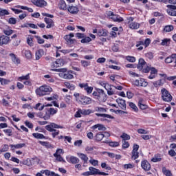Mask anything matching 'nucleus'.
I'll return each instance as SVG.
<instances>
[{"instance_id":"nucleus-14","label":"nucleus","mask_w":176,"mask_h":176,"mask_svg":"<svg viewBox=\"0 0 176 176\" xmlns=\"http://www.w3.org/2000/svg\"><path fill=\"white\" fill-rule=\"evenodd\" d=\"M166 8L167 14L176 17V6L168 4Z\"/></svg>"},{"instance_id":"nucleus-31","label":"nucleus","mask_w":176,"mask_h":176,"mask_svg":"<svg viewBox=\"0 0 176 176\" xmlns=\"http://www.w3.org/2000/svg\"><path fill=\"white\" fill-rule=\"evenodd\" d=\"M77 156L81 159L84 162V163H87L89 162V157L86 155V154L82 153H78Z\"/></svg>"},{"instance_id":"nucleus-45","label":"nucleus","mask_w":176,"mask_h":176,"mask_svg":"<svg viewBox=\"0 0 176 176\" xmlns=\"http://www.w3.org/2000/svg\"><path fill=\"white\" fill-rule=\"evenodd\" d=\"M104 134H102L101 132H99L96 134L95 137V140L96 141H102V138H104Z\"/></svg>"},{"instance_id":"nucleus-28","label":"nucleus","mask_w":176,"mask_h":176,"mask_svg":"<svg viewBox=\"0 0 176 176\" xmlns=\"http://www.w3.org/2000/svg\"><path fill=\"white\" fill-rule=\"evenodd\" d=\"M150 71L151 74L148 76V79H155L157 75V69H156L155 67H151Z\"/></svg>"},{"instance_id":"nucleus-61","label":"nucleus","mask_w":176,"mask_h":176,"mask_svg":"<svg viewBox=\"0 0 176 176\" xmlns=\"http://www.w3.org/2000/svg\"><path fill=\"white\" fill-rule=\"evenodd\" d=\"M91 42V38L87 36L81 40V43H89Z\"/></svg>"},{"instance_id":"nucleus-20","label":"nucleus","mask_w":176,"mask_h":176,"mask_svg":"<svg viewBox=\"0 0 176 176\" xmlns=\"http://www.w3.org/2000/svg\"><path fill=\"white\" fill-rule=\"evenodd\" d=\"M66 160L68 162V163H72V164H76V163H79V158L72 155L67 156Z\"/></svg>"},{"instance_id":"nucleus-63","label":"nucleus","mask_w":176,"mask_h":176,"mask_svg":"<svg viewBox=\"0 0 176 176\" xmlns=\"http://www.w3.org/2000/svg\"><path fill=\"white\" fill-rule=\"evenodd\" d=\"M129 107L130 108H131L132 109H133L134 112H137L138 111V107H137V106L135 105V104L133 103V102H130L129 103Z\"/></svg>"},{"instance_id":"nucleus-1","label":"nucleus","mask_w":176,"mask_h":176,"mask_svg":"<svg viewBox=\"0 0 176 176\" xmlns=\"http://www.w3.org/2000/svg\"><path fill=\"white\" fill-rule=\"evenodd\" d=\"M52 71L54 72H60L59 76L63 78V79L71 80L74 79V72L68 71L67 72V68L61 69H53Z\"/></svg>"},{"instance_id":"nucleus-29","label":"nucleus","mask_w":176,"mask_h":176,"mask_svg":"<svg viewBox=\"0 0 176 176\" xmlns=\"http://www.w3.org/2000/svg\"><path fill=\"white\" fill-rule=\"evenodd\" d=\"M44 21L47 24L46 28H52L54 25V21L49 18H45Z\"/></svg>"},{"instance_id":"nucleus-51","label":"nucleus","mask_w":176,"mask_h":176,"mask_svg":"<svg viewBox=\"0 0 176 176\" xmlns=\"http://www.w3.org/2000/svg\"><path fill=\"white\" fill-rule=\"evenodd\" d=\"M125 59L126 61H129V63H135V57L131 56H127L125 57Z\"/></svg>"},{"instance_id":"nucleus-30","label":"nucleus","mask_w":176,"mask_h":176,"mask_svg":"<svg viewBox=\"0 0 176 176\" xmlns=\"http://www.w3.org/2000/svg\"><path fill=\"white\" fill-rule=\"evenodd\" d=\"M12 151H14V149H21V148H24L25 146V144H11L10 145Z\"/></svg>"},{"instance_id":"nucleus-11","label":"nucleus","mask_w":176,"mask_h":176,"mask_svg":"<svg viewBox=\"0 0 176 176\" xmlns=\"http://www.w3.org/2000/svg\"><path fill=\"white\" fill-rule=\"evenodd\" d=\"M90 113H93V111L91 109H78V111L76 112L74 116L75 118H82V115L87 116L90 115Z\"/></svg>"},{"instance_id":"nucleus-48","label":"nucleus","mask_w":176,"mask_h":176,"mask_svg":"<svg viewBox=\"0 0 176 176\" xmlns=\"http://www.w3.org/2000/svg\"><path fill=\"white\" fill-rule=\"evenodd\" d=\"M80 63L81 65L84 67V68L89 67V65H91V63L85 60H81Z\"/></svg>"},{"instance_id":"nucleus-3","label":"nucleus","mask_w":176,"mask_h":176,"mask_svg":"<svg viewBox=\"0 0 176 176\" xmlns=\"http://www.w3.org/2000/svg\"><path fill=\"white\" fill-rule=\"evenodd\" d=\"M94 98L100 101V102H105L107 101V96L103 89H98L96 91L92 93Z\"/></svg>"},{"instance_id":"nucleus-41","label":"nucleus","mask_w":176,"mask_h":176,"mask_svg":"<svg viewBox=\"0 0 176 176\" xmlns=\"http://www.w3.org/2000/svg\"><path fill=\"white\" fill-rule=\"evenodd\" d=\"M47 112L49 114H50L52 116H53V115H56V113H57V112H58V109H54V108H50L47 109Z\"/></svg>"},{"instance_id":"nucleus-44","label":"nucleus","mask_w":176,"mask_h":176,"mask_svg":"<svg viewBox=\"0 0 176 176\" xmlns=\"http://www.w3.org/2000/svg\"><path fill=\"white\" fill-rule=\"evenodd\" d=\"M44 78L46 79V82L49 83H54V79L50 75H45Z\"/></svg>"},{"instance_id":"nucleus-19","label":"nucleus","mask_w":176,"mask_h":176,"mask_svg":"<svg viewBox=\"0 0 176 176\" xmlns=\"http://www.w3.org/2000/svg\"><path fill=\"white\" fill-rule=\"evenodd\" d=\"M9 42H10V37L5 35L0 36V46L8 45Z\"/></svg>"},{"instance_id":"nucleus-43","label":"nucleus","mask_w":176,"mask_h":176,"mask_svg":"<svg viewBox=\"0 0 176 176\" xmlns=\"http://www.w3.org/2000/svg\"><path fill=\"white\" fill-rule=\"evenodd\" d=\"M96 116L100 118H107V119H113V117H112L111 115L105 113H96Z\"/></svg>"},{"instance_id":"nucleus-5","label":"nucleus","mask_w":176,"mask_h":176,"mask_svg":"<svg viewBox=\"0 0 176 176\" xmlns=\"http://www.w3.org/2000/svg\"><path fill=\"white\" fill-rule=\"evenodd\" d=\"M98 85L107 90L108 96H113L115 94V91H113V88H112V86L109 83L105 81H100Z\"/></svg>"},{"instance_id":"nucleus-18","label":"nucleus","mask_w":176,"mask_h":176,"mask_svg":"<svg viewBox=\"0 0 176 176\" xmlns=\"http://www.w3.org/2000/svg\"><path fill=\"white\" fill-rule=\"evenodd\" d=\"M46 130L47 131H50L52 133V131H54V129H63V126L58 125L54 122H51L50 124L45 126Z\"/></svg>"},{"instance_id":"nucleus-57","label":"nucleus","mask_w":176,"mask_h":176,"mask_svg":"<svg viewBox=\"0 0 176 176\" xmlns=\"http://www.w3.org/2000/svg\"><path fill=\"white\" fill-rule=\"evenodd\" d=\"M96 112H100L101 113H104L105 112H107V109L104 108V107H96Z\"/></svg>"},{"instance_id":"nucleus-60","label":"nucleus","mask_w":176,"mask_h":176,"mask_svg":"<svg viewBox=\"0 0 176 176\" xmlns=\"http://www.w3.org/2000/svg\"><path fill=\"white\" fill-rule=\"evenodd\" d=\"M32 39L33 38L31 36L27 38V43L29 46H34V41Z\"/></svg>"},{"instance_id":"nucleus-35","label":"nucleus","mask_w":176,"mask_h":176,"mask_svg":"<svg viewBox=\"0 0 176 176\" xmlns=\"http://www.w3.org/2000/svg\"><path fill=\"white\" fill-rule=\"evenodd\" d=\"M41 174H45L46 176H56V173L54 172H52L49 170H41Z\"/></svg>"},{"instance_id":"nucleus-21","label":"nucleus","mask_w":176,"mask_h":176,"mask_svg":"<svg viewBox=\"0 0 176 176\" xmlns=\"http://www.w3.org/2000/svg\"><path fill=\"white\" fill-rule=\"evenodd\" d=\"M63 60L61 59H57L56 61L52 62L51 63V71L53 69H56V68H58V67H61Z\"/></svg>"},{"instance_id":"nucleus-23","label":"nucleus","mask_w":176,"mask_h":176,"mask_svg":"<svg viewBox=\"0 0 176 176\" xmlns=\"http://www.w3.org/2000/svg\"><path fill=\"white\" fill-rule=\"evenodd\" d=\"M10 57L14 64H16V65H19V64H20V58H19L16 54L11 53L10 54Z\"/></svg>"},{"instance_id":"nucleus-56","label":"nucleus","mask_w":176,"mask_h":176,"mask_svg":"<svg viewBox=\"0 0 176 176\" xmlns=\"http://www.w3.org/2000/svg\"><path fill=\"white\" fill-rule=\"evenodd\" d=\"M61 155H64V150L61 148H58L56 150V153L54 154V156H61Z\"/></svg>"},{"instance_id":"nucleus-22","label":"nucleus","mask_w":176,"mask_h":176,"mask_svg":"<svg viewBox=\"0 0 176 176\" xmlns=\"http://www.w3.org/2000/svg\"><path fill=\"white\" fill-rule=\"evenodd\" d=\"M141 167L144 171H149L151 170V164L147 160H143L141 162Z\"/></svg>"},{"instance_id":"nucleus-17","label":"nucleus","mask_w":176,"mask_h":176,"mask_svg":"<svg viewBox=\"0 0 176 176\" xmlns=\"http://www.w3.org/2000/svg\"><path fill=\"white\" fill-rule=\"evenodd\" d=\"M32 3L37 8H45L47 6V2L45 0H32Z\"/></svg>"},{"instance_id":"nucleus-13","label":"nucleus","mask_w":176,"mask_h":176,"mask_svg":"<svg viewBox=\"0 0 176 176\" xmlns=\"http://www.w3.org/2000/svg\"><path fill=\"white\" fill-rule=\"evenodd\" d=\"M78 86L80 89H84L85 91H86L87 94L88 95L91 94L93 93V87H89V83L87 82L79 83Z\"/></svg>"},{"instance_id":"nucleus-25","label":"nucleus","mask_w":176,"mask_h":176,"mask_svg":"<svg viewBox=\"0 0 176 176\" xmlns=\"http://www.w3.org/2000/svg\"><path fill=\"white\" fill-rule=\"evenodd\" d=\"M116 102L118 104L120 108L121 109H126V100H123L122 98H118L116 100Z\"/></svg>"},{"instance_id":"nucleus-37","label":"nucleus","mask_w":176,"mask_h":176,"mask_svg":"<svg viewBox=\"0 0 176 176\" xmlns=\"http://www.w3.org/2000/svg\"><path fill=\"white\" fill-rule=\"evenodd\" d=\"M138 105L140 109L142 110L148 109V108H149L147 104H145V103H144V101H142V100H139Z\"/></svg>"},{"instance_id":"nucleus-39","label":"nucleus","mask_w":176,"mask_h":176,"mask_svg":"<svg viewBox=\"0 0 176 176\" xmlns=\"http://www.w3.org/2000/svg\"><path fill=\"white\" fill-rule=\"evenodd\" d=\"M32 135H33V137H34V138H36L37 140H43V138H45V135H43V134L39 133H32Z\"/></svg>"},{"instance_id":"nucleus-54","label":"nucleus","mask_w":176,"mask_h":176,"mask_svg":"<svg viewBox=\"0 0 176 176\" xmlns=\"http://www.w3.org/2000/svg\"><path fill=\"white\" fill-rule=\"evenodd\" d=\"M153 86H155V87H159V86H163V80H159L157 81L153 82Z\"/></svg>"},{"instance_id":"nucleus-6","label":"nucleus","mask_w":176,"mask_h":176,"mask_svg":"<svg viewBox=\"0 0 176 176\" xmlns=\"http://www.w3.org/2000/svg\"><path fill=\"white\" fill-rule=\"evenodd\" d=\"M127 20V24L129 28L131 30H138L140 27H141V25L137 22L134 21V18L133 16H129L126 18Z\"/></svg>"},{"instance_id":"nucleus-8","label":"nucleus","mask_w":176,"mask_h":176,"mask_svg":"<svg viewBox=\"0 0 176 176\" xmlns=\"http://www.w3.org/2000/svg\"><path fill=\"white\" fill-rule=\"evenodd\" d=\"M133 83L134 86H136L137 87H146L148 85V81L142 78L133 80Z\"/></svg>"},{"instance_id":"nucleus-59","label":"nucleus","mask_w":176,"mask_h":176,"mask_svg":"<svg viewBox=\"0 0 176 176\" xmlns=\"http://www.w3.org/2000/svg\"><path fill=\"white\" fill-rule=\"evenodd\" d=\"M109 145V146H111V148H116L119 146L120 144L118 142H110Z\"/></svg>"},{"instance_id":"nucleus-62","label":"nucleus","mask_w":176,"mask_h":176,"mask_svg":"<svg viewBox=\"0 0 176 176\" xmlns=\"http://www.w3.org/2000/svg\"><path fill=\"white\" fill-rule=\"evenodd\" d=\"M121 138H122V140H124V141H126L127 140H130V135H128L127 133H123L122 134V135L120 136Z\"/></svg>"},{"instance_id":"nucleus-33","label":"nucleus","mask_w":176,"mask_h":176,"mask_svg":"<svg viewBox=\"0 0 176 176\" xmlns=\"http://www.w3.org/2000/svg\"><path fill=\"white\" fill-rule=\"evenodd\" d=\"M58 8L60 10H67V3H65V1L60 0L59 1Z\"/></svg>"},{"instance_id":"nucleus-32","label":"nucleus","mask_w":176,"mask_h":176,"mask_svg":"<svg viewBox=\"0 0 176 176\" xmlns=\"http://www.w3.org/2000/svg\"><path fill=\"white\" fill-rule=\"evenodd\" d=\"M145 67H146V62H145L143 58H140L138 67L139 69H142V68H145Z\"/></svg>"},{"instance_id":"nucleus-27","label":"nucleus","mask_w":176,"mask_h":176,"mask_svg":"<svg viewBox=\"0 0 176 176\" xmlns=\"http://www.w3.org/2000/svg\"><path fill=\"white\" fill-rule=\"evenodd\" d=\"M35 56L36 60H41L42 56H45V51H43L42 49H40L36 52Z\"/></svg>"},{"instance_id":"nucleus-50","label":"nucleus","mask_w":176,"mask_h":176,"mask_svg":"<svg viewBox=\"0 0 176 176\" xmlns=\"http://www.w3.org/2000/svg\"><path fill=\"white\" fill-rule=\"evenodd\" d=\"M64 85L66 87H67V89H69L70 90H74L76 87L74 85L71 84L68 82H65Z\"/></svg>"},{"instance_id":"nucleus-12","label":"nucleus","mask_w":176,"mask_h":176,"mask_svg":"<svg viewBox=\"0 0 176 176\" xmlns=\"http://www.w3.org/2000/svg\"><path fill=\"white\" fill-rule=\"evenodd\" d=\"M140 149V146L137 144H134L133 146V150L131 152V159L135 160L140 157V153H138V150Z\"/></svg>"},{"instance_id":"nucleus-7","label":"nucleus","mask_w":176,"mask_h":176,"mask_svg":"<svg viewBox=\"0 0 176 176\" xmlns=\"http://www.w3.org/2000/svg\"><path fill=\"white\" fill-rule=\"evenodd\" d=\"M75 36V34L74 33H70L69 34H66L64 36L63 39H65L66 42V45H68L69 46H72V45H75L76 43V39L72 38Z\"/></svg>"},{"instance_id":"nucleus-46","label":"nucleus","mask_w":176,"mask_h":176,"mask_svg":"<svg viewBox=\"0 0 176 176\" xmlns=\"http://www.w3.org/2000/svg\"><path fill=\"white\" fill-rule=\"evenodd\" d=\"M13 32H14V31H13V30H11L10 28H8V29L3 30V34H5V35H7L8 36L12 35Z\"/></svg>"},{"instance_id":"nucleus-42","label":"nucleus","mask_w":176,"mask_h":176,"mask_svg":"<svg viewBox=\"0 0 176 176\" xmlns=\"http://www.w3.org/2000/svg\"><path fill=\"white\" fill-rule=\"evenodd\" d=\"M8 14H10V13L8 10L0 8V17H2L3 16H8Z\"/></svg>"},{"instance_id":"nucleus-16","label":"nucleus","mask_w":176,"mask_h":176,"mask_svg":"<svg viewBox=\"0 0 176 176\" xmlns=\"http://www.w3.org/2000/svg\"><path fill=\"white\" fill-rule=\"evenodd\" d=\"M89 170L91 175H108V173L100 172V170L92 166L89 167Z\"/></svg>"},{"instance_id":"nucleus-9","label":"nucleus","mask_w":176,"mask_h":176,"mask_svg":"<svg viewBox=\"0 0 176 176\" xmlns=\"http://www.w3.org/2000/svg\"><path fill=\"white\" fill-rule=\"evenodd\" d=\"M91 102H93V100L84 95H81L78 98V103H80V105H89L91 104Z\"/></svg>"},{"instance_id":"nucleus-26","label":"nucleus","mask_w":176,"mask_h":176,"mask_svg":"<svg viewBox=\"0 0 176 176\" xmlns=\"http://www.w3.org/2000/svg\"><path fill=\"white\" fill-rule=\"evenodd\" d=\"M67 10L72 14H77V13L79 12V8L77 6H72L67 8Z\"/></svg>"},{"instance_id":"nucleus-40","label":"nucleus","mask_w":176,"mask_h":176,"mask_svg":"<svg viewBox=\"0 0 176 176\" xmlns=\"http://www.w3.org/2000/svg\"><path fill=\"white\" fill-rule=\"evenodd\" d=\"M16 8H18L19 9H22L23 10H28V12H30V13H32V12H34V10L32 8H30L27 6H17Z\"/></svg>"},{"instance_id":"nucleus-49","label":"nucleus","mask_w":176,"mask_h":176,"mask_svg":"<svg viewBox=\"0 0 176 176\" xmlns=\"http://www.w3.org/2000/svg\"><path fill=\"white\" fill-rule=\"evenodd\" d=\"M134 167H135L134 164H126L123 165L124 170L134 168Z\"/></svg>"},{"instance_id":"nucleus-55","label":"nucleus","mask_w":176,"mask_h":176,"mask_svg":"<svg viewBox=\"0 0 176 176\" xmlns=\"http://www.w3.org/2000/svg\"><path fill=\"white\" fill-rule=\"evenodd\" d=\"M43 108H45V106L41 103H37L34 107V109H37V111H43Z\"/></svg>"},{"instance_id":"nucleus-10","label":"nucleus","mask_w":176,"mask_h":176,"mask_svg":"<svg viewBox=\"0 0 176 176\" xmlns=\"http://www.w3.org/2000/svg\"><path fill=\"white\" fill-rule=\"evenodd\" d=\"M107 14L108 17H109V19L113 20V21H116L117 23H122V21H124L122 17H121L120 16H119L118 14H113V12H112V11L107 12Z\"/></svg>"},{"instance_id":"nucleus-36","label":"nucleus","mask_w":176,"mask_h":176,"mask_svg":"<svg viewBox=\"0 0 176 176\" xmlns=\"http://www.w3.org/2000/svg\"><path fill=\"white\" fill-rule=\"evenodd\" d=\"M23 54H24L25 57L28 60H31V58H32V53L30 50H23Z\"/></svg>"},{"instance_id":"nucleus-2","label":"nucleus","mask_w":176,"mask_h":176,"mask_svg":"<svg viewBox=\"0 0 176 176\" xmlns=\"http://www.w3.org/2000/svg\"><path fill=\"white\" fill-rule=\"evenodd\" d=\"M53 91V88L47 85H43L36 89V94L39 97H43V96H47Z\"/></svg>"},{"instance_id":"nucleus-64","label":"nucleus","mask_w":176,"mask_h":176,"mask_svg":"<svg viewBox=\"0 0 176 176\" xmlns=\"http://www.w3.org/2000/svg\"><path fill=\"white\" fill-rule=\"evenodd\" d=\"M138 134H148L149 132L144 129H138Z\"/></svg>"},{"instance_id":"nucleus-47","label":"nucleus","mask_w":176,"mask_h":176,"mask_svg":"<svg viewBox=\"0 0 176 176\" xmlns=\"http://www.w3.org/2000/svg\"><path fill=\"white\" fill-rule=\"evenodd\" d=\"M9 151V145L3 144L1 146V149H0V153H3V152H8Z\"/></svg>"},{"instance_id":"nucleus-24","label":"nucleus","mask_w":176,"mask_h":176,"mask_svg":"<svg viewBox=\"0 0 176 176\" xmlns=\"http://www.w3.org/2000/svg\"><path fill=\"white\" fill-rule=\"evenodd\" d=\"M92 130H98L99 131H105L107 130V128L101 124H96V125H94L92 127H91Z\"/></svg>"},{"instance_id":"nucleus-52","label":"nucleus","mask_w":176,"mask_h":176,"mask_svg":"<svg viewBox=\"0 0 176 176\" xmlns=\"http://www.w3.org/2000/svg\"><path fill=\"white\" fill-rule=\"evenodd\" d=\"M99 36H107V32L104 29H100L98 31Z\"/></svg>"},{"instance_id":"nucleus-34","label":"nucleus","mask_w":176,"mask_h":176,"mask_svg":"<svg viewBox=\"0 0 176 176\" xmlns=\"http://www.w3.org/2000/svg\"><path fill=\"white\" fill-rule=\"evenodd\" d=\"M164 32H171L174 31V25H167L164 27L163 30Z\"/></svg>"},{"instance_id":"nucleus-4","label":"nucleus","mask_w":176,"mask_h":176,"mask_svg":"<svg viewBox=\"0 0 176 176\" xmlns=\"http://www.w3.org/2000/svg\"><path fill=\"white\" fill-rule=\"evenodd\" d=\"M162 98L165 102H171L173 101V96L166 89V88H162L161 89Z\"/></svg>"},{"instance_id":"nucleus-15","label":"nucleus","mask_w":176,"mask_h":176,"mask_svg":"<svg viewBox=\"0 0 176 176\" xmlns=\"http://www.w3.org/2000/svg\"><path fill=\"white\" fill-rule=\"evenodd\" d=\"M166 64H171L174 63V65L172 66L175 69H176V54H173L165 58Z\"/></svg>"},{"instance_id":"nucleus-53","label":"nucleus","mask_w":176,"mask_h":176,"mask_svg":"<svg viewBox=\"0 0 176 176\" xmlns=\"http://www.w3.org/2000/svg\"><path fill=\"white\" fill-rule=\"evenodd\" d=\"M136 47H138V50H142L144 49V42L143 41H139L136 44Z\"/></svg>"},{"instance_id":"nucleus-58","label":"nucleus","mask_w":176,"mask_h":176,"mask_svg":"<svg viewBox=\"0 0 176 176\" xmlns=\"http://www.w3.org/2000/svg\"><path fill=\"white\" fill-rule=\"evenodd\" d=\"M163 173L166 176H173V174L171 173V171L166 169V168H163L162 169Z\"/></svg>"},{"instance_id":"nucleus-38","label":"nucleus","mask_w":176,"mask_h":176,"mask_svg":"<svg viewBox=\"0 0 176 176\" xmlns=\"http://www.w3.org/2000/svg\"><path fill=\"white\" fill-rule=\"evenodd\" d=\"M30 80V74H28L25 76H21L20 77H18L17 80L19 82H23V80Z\"/></svg>"}]
</instances>
